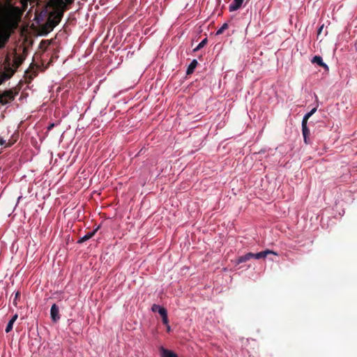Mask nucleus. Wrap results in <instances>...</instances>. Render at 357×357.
<instances>
[{"label":"nucleus","mask_w":357,"mask_h":357,"mask_svg":"<svg viewBox=\"0 0 357 357\" xmlns=\"http://www.w3.org/2000/svg\"><path fill=\"white\" fill-rule=\"evenodd\" d=\"M63 17L61 10L51 12L48 16V23L52 28L55 27L61 21Z\"/></svg>","instance_id":"obj_1"},{"label":"nucleus","mask_w":357,"mask_h":357,"mask_svg":"<svg viewBox=\"0 0 357 357\" xmlns=\"http://www.w3.org/2000/svg\"><path fill=\"white\" fill-rule=\"evenodd\" d=\"M50 317L53 322H57L59 319V307L54 303L52 305L50 309Z\"/></svg>","instance_id":"obj_2"},{"label":"nucleus","mask_w":357,"mask_h":357,"mask_svg":"<svg viewBox=\"0 0 357 357\" xmlns=\"http://www.w3.org/2000/svg\"><path fill=\"white\" fill-rule=\"evenodd\" d=\"M269 254H272L273 255L278 256V252H275L273 250L267 249L266 250L257 252L256 254H253V257L252 258H255L256 259H261V258L266 257Z\"/></svg>","instance_id":"obj_3"},{"label":"nucleus","mask_w":357,"mask_h":357,"mask_svg":"<svg viewBox=\"0 0 357 357\" xmlns=\"http://www.w3.org/2000/svg\"><path fill=\"white\" fill-rule=\"evenodd\" d=\"M244 0H233L229 6V11L234 12L238 10L243 5Z\"/></svg>","instance_id":"obj_4"},{"label":"nucleus","mask_w":357,"mask_h":357,"mask_svg":"<svg viewBox=\"0 0 357 357\" xmlns=\"http://www.w3.org/2000/svg\"><path fill=\"white\" fill-rule=\"evenodd\" d=\"M159 350L160 353V357H178L175 352L165 349L163 347H160Z\"/></svg>","instance_id":"obj_5"},{"label":"nucleus","mask_w":357,"mask_h":357,"mask_svg":"<svg viewBox=\"0 0 357 357\" xmlns=\"http://www.w3.org/2000/svg\"><path fill=\"white\" fill-rule=\"evenodd\" d=\"M311 62L312 63H316L319 66L323 67L325 70H328V65L323 61L322 57L320 56H314L312 57Z\"/></svg>","instance_id":"obj_6"},{"label":"nucleus","mask_w":357,"mask_h":357,"mask_svg":"<svg viewBox=\"0 0 357 357\" xmlns=\"http://www.w3.org/2000/svg\"><path fill=\"white\" fill-rule=\"evenodd\" d=\"M252 257H253V253L248 252L245 255L238 257V259L236 260V264L238 265L241 263L245 262V261L250 260V259H252Z\"/></svg>","instance_id":"obj_7"},{"label":"nucleus","mask_w":357,"mask_h":357,"mask_svg":"<svg viewBox=\"0 0 357 357\" xmlns=\"http://www.w3.org/2000/svg\"><path fill=\"white\" fill-rule=\"evenodd\" d=\"M302 134L303 136V140H304L305 144H310V139H309L310 130L307 128V126H304L303 127H302Z\"/></svg>","instance_id":"obj_8"},{"label":"nucleus","mask_w":357,"mask_h":357,"mask_svg":"<svg viewBox=\"0 0 357 357\" xmlns=\"http://www.w3.org/2000/svg\"><path fill=\"white\" fill-rule=\"evenodd\" d=\"M17 314H15L12 318L9 320L7 326H6V333H8L9 332H10L13 329V324L15 323V321H16V319H17Z\"/></svg>","instance_id":"obj_9"},{"label":"nucleus","mask_w":357,"mask_h":357,"mask_svg":"<svg viewBox=\"0 0 357 357\" xmlns=\"http://www.w3.org/2000/svg\"><path fill=\"white\" fill-rule=\"evenodd\" d=\"M197 65L198 61L196 59H193L189 64L186 70V73L188 75L192 74L194 72L195 69L197 68Z\"/></svg>","instance_id":"obj_10"},{"label":"nucleus","mask_w":357,"mask_h":357,"mask_svg":"<svg viewBox=\"0 0 357 357\" xmlns=\"http://www.w3.org/2000/svg\"><path fill=\"white\" fill-rule=\"evenodd\" d=\"M151 310H152V312H158L160 314H161L162 313H163L164 312H165L167 310H166L165 307H162V306H160V305H158V304H153V305L151 306Z\"/></svg>","instance_id":"obj_11"},{"label":"nucleus","mask_w":357,"mask_h":357,"mask_svg":"<svg viewBox=\"0 0 357 357\" xmlns=\"http://www.w3.org/2000/svg\"><path fill=\"white\" fill-rule=\"evenodd\" d=\"M94 236V232H91V231H89L88 232L87 234H86L85 235H84L82 237H81L78 241H77V243H82L86 241H88L89 240L90 238H91L93 236Z\"/></svg>","instance_id":"obj_12"},{"label":"nucleus","mask_w":357,"mask_h":357,"mask_svg":"<svg viewBox=\"0 0 357 357\" xmlns=\"http://www.w3.org/2000/svg\"><path fill=\"white\" fill-rule=\"evenodd\" d=\"M207 43V38H205L204 39H203L197 45V47L193 50L194 52H197L198 50H199L200 49H202V47H204L206 44Z\"/></svg>","instance_id":"obj_13"},{"label":"nucleus","mask_w":357,"mask_h":357,"mask_svg":"<svg viewBox=\"0 0 357 357\" xmlns=\"http://www.w3.org/2000/svg\"><path fill=\"white\" fill-rule=\"evenodd\" d=\"M229 27V25H228V23L227 22H225L222 26L221 27L217 30L216 33H215V35H220L223 33V31L226 29H227Z\"/></svg>","instance_id":"obj_14"},{"label":"nucleus","mask_w":357,"mask_h":357,"mask_svg":"<svg viewBox=\"0 0 357 357\" xmlns=\"http://www.w3.org/2000/svg\"><path fill=\"white\" fill-rule=\"evenodd\" d=\"M160 315L162 317V323L165 325H168L169 324V319H168V316H167V311L166 310L165 312H164L163 313H162Z\"/></svg>","instance_id":"obj_15"},{"label":"nucleus","mask_w":357,"mask_h":357,"mask_svg":"<svg viewBox=\"0 0 357 357\" xmlns=\"http://www.w3.org/2000/svg\"><path fill=\"white\" fill-rule=\"evenodd\" d=\"M5 145V147H10L13 145V142H8L6 144V139H4L3 137L0 136V146Z\"/></svg>","instance_id":"obj_16"},{"label":"nucleus","mask_w":357,"mask_h":357,"mask_svg":"<svg viewBox=\"0 0 357 357\" xmlns=\"http://www.w3.org/2000/svg\"><path fill=\"white\" fill-rule=\"evenodd\" d=\"M317 111V107L312 108L310 112H307L305 115V118H310L313 114H314Z\"/></svg>","instance_id":"obj_17"},{"label":"nucleus","mask_w":357,"mask_h":357,"mask_svg":"<svg viewBox=\"0 0 357 357\" xmlns=\"http://www.w3.org/2000/svg\"><path fill=\"white\" fill-rule=\"evenodd\" d=\"M309 118H305V115H304L303 119H302V122H301V127H303L304 126H307V120H308Z\"/></svg>","instance_id":"obj_18"},{"label":"nucleus","mask_w":357,"mask_h":357,"mask_svg":"<svg viewBox=\"0 0 357 357\" xmlns=\"http://www.w3.org/2000/svg\"><path fill=\"white\" fill-rule=\"evenodd\" d=\"M55 126H56V124L54 123H52L49 124V126L47 128V130H51Z\"/></svg>","instance_id":"obj_19"},{"label":"nucleus","mask_w":357,"mask_h":357,"mask_svg":"<svg viewBox=\"0 0 357 357\" xmlns=\"http://www.w3.org/2000/svg\"><path fill=\"white\" fill-rule=\"evenodd\" d=\"M19 296H20V293L18 291H17L15 293V299H14V301H13V303H14L15 305H17L16 300H17V298H18Z\"/></svg>","instance_id":"obj_20"},{"label":"nucleus","mask_w":357,"mask_h":357,"mask_svg":"<svg viewBox=\"0 0 357 357\" xmlns=\"http://www.w3.org/2000/svg\"><path fill=\"white\" fill-rule=\"evenodd\" d=\"M100 225L97 226L96 228H94V229L91 231V232H94V235H95V234H96V233L98 231V230L100 229Z\"/></svg>","instance_id":"obj_21"},{"label":"nucleus","mask_w":357,"mask_h":357,"mask_svg":"<svg viewBox=\"0 0 357 357\" xmlns=\"http://www.w3.org/2000/svg\"><path fill=\"white\" fill-rule=\"evenodd\" d=\"M165 326L167 327V332H170L171 331V326H169V324L165 325Z\"/></svg>","instance_id":"obj_22"},{"label":"nucleus","mask_w":357,"mask_h":357,"mask_svg":"<svg viewBox=\"0 0 357 357\" xmlns=\"http://www.w3.org/2000/svg\"><path fill=\"white\" fill-rule=\"evenodd\" d=\"M23 197L22 195L19 196L17 198V205L19 204L20 201L22 199Z\"/></svg>","instance_id":"obj_23"},{"label":"nucleus","mask_w":357,"mask_h":357,"mask_svg":"<svg viewBox=\"0 0 357 357\" xmlns=\"http://www.w3.org/2000/svg\"><path fill=\"white\" fill-rule=\"evenodd\" d=\"M322 29H323V26H321V27H319V30H318V32L319 33H321V31H322Z\"/></svg>","instance_id":"obj_24"}]
</instances>
